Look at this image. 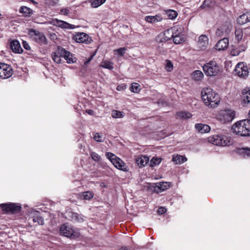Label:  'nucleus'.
<instances>
[{"instance_id": "nucleus-23", "label": "nucleus", "mask_w": 250, "mask_h": 250, "mask_svg": "<svg viewBox=\"0 0 250 250\" xmlns=\"http://www.w3.org/2000/svg\"><path fill=\"white\" fill-rule=\"evenodd\" d=\"M247 47L246 44H242L238 47L234 48L231 50L230 54L233 56H236L240 54V53L245 51Z\"/></svg>"}, {"instance_id": "nucleus-57", "label": "nucleus", "mask_w": 250, "mask_h": 250, "mask_svg": "<svg viewBox=\"0 0 250 250\" xmlns=\"http://www.w3.org/2000/svg\"><path fill=\"white\" fill-rule=\"evenodd\" d=\"M248 67H249L248 69H249V70H250V63H249V65H248Z\"/></svg>"}, {"instance_id": "nucleus-34", "label": "nucleus", "mask_w": 250, "mask_h": 250, "mask_svg": "<svg viewBox=\"0 0 250 250\" xmlns=\"http://www.w3.org/2000/svg\"><path fill=\"white\" fill-rule=\"evenodd\" d=\"M93 192L89 191L83 192L81 193V195L82 199L87 200H89L91 199L93 197Z\"/></svg>"}, {"instance_id": "nucleus-28", "label": "nucleus", "mask_w": 250, "mask_h": 250, "mask_svg": "<svg viewBox=\"0 0 250 250\" xmlns=\"http://www.w3.org/2000/svg\"><path fill=\"white\" fill-rule=\"evenodd\" d=\"M162 17L159 15H156L155 16H147L145 17V20L150 23H153L162 21Z\"/></svg>"}, {"instance_id": "nucleus-30", "label": "nucleus", "mask_w": 250, "mask_h": 250, "mask_svg": "<svg viewBox=\"0 0 250 250\" xmlns=\"http://www.w3.org/2000/svg\"><path fill=\"white\" fill-rule=\"evenodd\" d=\"M56 23L57 24L58 26L62 28H71L73 29L74 28V25L70 24L68 23H67L65 21L59 20H56Z\"/></svg>"}, {"instance_id": "nucleus-55", "label": "nucleus", "mask_w": 250, "mask_h": 250, "mask_svg": "<svg viewBox=\"0 0 250 250\" xmlns=\"http://www.w3.org/2000/svg\"><path fill=\"white\" fill-rule=\"evenodd\" d=\"M175 28H176V27H174L173 29H172L171 31H173V30H175ZM170 30V33H169V34H167V36L171 37V36H170V33H172V32H171V30Z\"/></svg>"}, {"instance_id": "nucleus-43", "label": "nucleus", "mask_w": 250, "mask_h": 250, "mask_svg": "<svg viewBox=\"0 0 250 250\" xmlns=\"http://www.w3.org/2000/svg\"><path fill=\"white\" fill-rule=\"evenodd\" d=\"M91 158L95 162H98L101 159V156L95 152H92L90 154Z\"/></svg>"}, {"instance_id": "nucleus-1", "label": "nucleus", "mask_w": 250, "mask_h": 250, "mask_svg": "<svg viewBox=\"0 0 250 250\" xmlns=\"http://www.w3.org/2000/svg\"><path fill=\"white\" fill-rule=\"evenodd\" d=\"M201 97L205 104L211 107H214L220 102L219 95L210 88H204L201 91Z\"/></svg>"}, {"instance_id": "nucleus-39", "label": "nucleus", "mask_w": 250, "mask_h": 250, "mask_svg": "<svg viewBox=\"0 0 250 250\" xmlns=\"http://www.w3.org/2000/svg\"><path fill=\"white\" fill-rule=\"evenodd\" d=\"M113 63L108 61H103L101 64V66L104 68L111 70L113 68Z\"/></svg>"}, {"instance_id": "nucleus-50", "label": "nucleus", "mask_w": 250, "mask_h": 250, "mask_svg": "<svg viewBox=\"0 0 250 250\" xmlns=\"http://www.w3.org/2000/svg\"><path fill=\"white\" fill-rule=\"evenodd\" d=\"M22 45H23V47L26 50H29L30 49V47L29 44L26 41H23L22 42Z\"/></svg>"}, {"instance_id": "nucleus-8", "label": "nucleus", "mask_w": 250, "mask_h": 250, "mask_svg": "<svg viewBox=\"0 0 250 250\" xmlns=\"http://www.w3.org/2000/svg\"><path fill=\"white\" fill-rule=\"evenodd\" d=\"M106 156L116 168L124 171L128 170V167L125 163L116 155L112 153L107 152Z\"/></svg>"}, {"instance_id": "nucleus-53", "label": "nucleus", "mask_w": 250, "mask_h": 250, "mask_svg": "<svg viewBox=\"0 0 250 250\" xmlns=\"http://www.w3.org/2000/svg\"><path fill=\"white\" fill-rule=\"evenodd\" d=\"M86 112L89 115H93L94 111L92 110H87Z\"/></svg>"}, {"instance_id": "nucleus-5", "label": "nucleus", "mask_w": 250, "mask_h": 250, "mask_svg": "<svg viewBox=\"0 0 250 250\" xmlns=\"http://www.w3.org/2000/svg\"><path fill=\"white\" fill-rule=\"evenodd\" d=\"M208 141L210 143L219 146H227L231 144V140L226 136L214 135L209 137Z\"/></svg>"}, {"instance_id": "nucleus-9", "label": "nucleus", "mask_w": 250, "mask_h": 250, "mask_svg": "<svg viewBox=\"0 0 250 250\" xmlns=\"http://www.w3.org/2000/svg\"><path fill=\"white\" fill-rule=\"evenodd\" d=\"M0 207L3 211L13 214L19 212L21 209V207L20 205L12 203L0 204Z\"/></svg>"}, {"instance_id": "nucleus-20", "label": "nucleus", "mask_w": 250, "mask_h": 250, "mask_svg": "<svg viewBox=\"0 0 250 250\" xmlns=\"http://www.w3.org/2000/svg\"><path fill=\"white\" fill-rule=\"evenodd\" d=\"M10 48L15 53H21L22 52V49L21 47L20 42L17 40H13L11 42Z\"/></svg>"}, {"instance_id": "nucleus-45", "label": "nucleus", "mask_w": 250, "mask_h": 250, "mask_svg": "<svg viewBox=\"0 0 250 250\" xmlns=\"http://www.w3.org/2000/svg\"><path fill=\"white\" fill-rule=\"evenodd\" d=\"M161 159L160 158L153 157L150 161V166L153 167L156 165H158L161 162Z\"/></svg>"}, {"instance_id": "nucleus-51", "label": "nucleus", "mask_w": 250, "mask_h": 250, "mask_svg": "<svg viewBox=\"0 0 250 250\" xmlns=\"http://www.w3.org/2000/svg\"><path fill=\"white\" fill-rule=\"evenodd\" d=\"M166 211V209L164 208H159L158 209V212L160 214H163Z\"/></svg>"}, {"instance_id": "nucleus-38", "label": "nucleus", "mask_w": 250, "mask_h": 250, "mask_svg": "<svg viewBox=\"0 0 250 250\" xmlns=\"http://www.w3.org/2000/svg\"><path fill=\"white\" fill-rule=\"evenodd\" d=\"M234 34L235 39L238 41V42H239L241 40L243 36L242 29L240 28L236 29L235 30Z\"/></svg>"}, {"instance_id": "nucleus-13", "label": "nucleus", "mask_w": 250, "mask_h": 250, "mask_svg": "<svg viewBox=\"0 0 250 250\" xmlns=\"http://www.w3.org/2000/svg\"><path fill=\"white\" fill-rule=\"evenodd\" d=\"M65 53V50L61 47H58L57 49L52 54V57L55 62L57 63L61 62V58L63 57V54Z\"/></svg>"}, {"instance_id": "nucleus-41", "label": "nucleus", "mask_w": 250, "mask_h": 250, "mask_svg": "<svg viewBox=\"0 0 250 250\" xmlns=\"http://www.w3.org/2000/svg\"><path fill=\"white\" fill-rule=\"evenodd\" d=\"M105 0H93L91 2V5L93 7H97L105 2Z\"/></svg>"}, {"instance_id": "nucleus-3", "label": "nucleus", "mask_w": 250, "mask_h": 250, "mask_svg": "<svg viewBox=\"0 0 250 250\" xmlns=\"http://www.w3.org/2000/svg\"><path fill=\"white\" fill-rule=\"evenodd\" d=\"M203 68L204 72L208 76H217L220 71L219 65L214 61H210L205 64Z\"/></svg>"}, {"instance_id": "nucleus-16", "label": "nucleus", "mask_w": 250, "mask_h": 250, "mask_svg": "<svg viewBox=\"0 0 250 250\" xmlns=\"http://www.w3.org/2000/svg\"><path fill=\"white\" fill-rule=\"evenodd\" d=\"M170 30H167L163 32L160 33L156 37V41L158 43H163L167 42L171 39L170 37L167 36V34H169Z\"/></svg>"}, {"instance_id": "nucleus-40", "label": "nucleus", "mask_w": 250, "mask_h": 250, "mask_svg": "<svg viewBox=\"0 0 250 250\" xmlns=\"http://www.w3.org/2000/svg\"><path fill=\"white\" fill-rule=\"evenodd\" d=\"M130 90L133 92L138 93L140 90V85L136 83H132Z\"/></svg>"}, {"instance_id": "nucleus-21", "label": "nucleus", "mask_w": 250, "mask_h": 250, "mask_svg": "<svg viewBox=\"0 0 250 250\" xmlns=\"http://www.w3.org/2000/svg\"><path fill=\"white\" fill-rule=\"evenodd\" d=\"M241 98L244 105L250 104V89H243L242 91Z\"/></svg>"}, {"instance_id": "nucleus-17", "label": "nucleus", "mask_w": 250, "mask_h": 250, "mask_svg": "<svg viewBox=\"0 0 250 250\" xmlns=\"http://www.w3.org/2000/svg\"><path fill=\"white\" fill-rule=\"evenodd\" d=\"M208 44V37L205 35H202L198 38L197 45L199 48L204 49Z\"/></svg>"}, {"instance_id": "nucleus-32", "label": "nucleus", "mask_w": 250, "mask_h": 250, "mask_svg": "<svg viewBox=\"0 0 250 250\" xmlns=\"http://www.w3.org/2000/svg\"><path fill=\"white\" fill-rule=\"evenodd\" d=\"M187 160L186 157L180 155H173L172 158V161L175 163V164H182L187 161Z\"/></svg>"}, {"instance_id": "nucleus-56", "label": "nucleus", "mask_w": 250, "mask_h": 250, "mask_svg": "<svg viewBox=\"0 0 250 250\" xmlns=\"http://www.w3.org/2000/svg\"><path fill=\"white\" fill-rule=\"evenodd\" d=\"M119 250H129L128 249H126V248H122Z\"/></svg>"}, {"instance_id": "nucleus-15", "label": "nucleus", "mask_w": 250, "mask_h": 250, "mask_svg": "<svg viewBox=\"0 0 250 250\" xmlns=\"http://www.w3.org/2000/svg\"><path fill=\"white\" fill-rule=\"evenodd\" d=\"M232 26L230 22H226L225 25L217 28L216 31V35L218 37L222 36L224 33H228L230 31Z\"/></svg>"}, {"instance_id": "nucleus-2", "label": "nucleus", "mask_w": 250, "mask_h": 250, "mask_svg": "<svg viewBox=\"0 0 250 250\" xmlns=\"http://www.w3.org/2000/svg\"><path fill=\"white\" fill-rule=\"evenodd\" d=\"M231 130L233 133L242 136H250V119L240 121L234 124Z\"/></svg>"}, {"instance_id": "nucleus-48", "label": "nucleus", "mask_w": 250, "mask_h": 250, "mask_svg": "<svg viewBox=\"0 0 250 250\" xmlns=\"http://www.w3.org/2000/svg\"><path fill=\"white\" fill-rule=\"evenodd\" d=\"M60 12L64 15H68L69 12V9L68 8H62Z\"/></svg>"}, {"instance_id": "nucleus-31", "label": "nucleus", "mask_w": 250, "mask_h": 250, "mask_svg": "<svg viewBox=\"0 0 250 250\" xmlns=\"http://www.w3.org/2000/svg\"><path fill=\"white\" fill-rule=\"evenodd\" d=\"M63 58L66 60L68 63H74L76 61V58L73 57L72 55L70 52L65 50V53H64Z\"/></svg>"}, {"instance_id": "nucleus-36", "label": "nucleus", "mask_w": 250, "mask_h": 250, "mask_svg": "<svg viewBox=\"0 0 250 250\" xmlns=\"http://www.w3.org/2000/svg\"><path fill=\"white\" fill-rule=\"evenodd\" d=\"M165 12L168 18L171 20L175 19L178 15L177 12L173 10H167Z\"/></svg>"}, {"instance_id": "nucleus-7", "label": "nucleus", "mask_w": 250, "mask_h": 250, "mask_svg": "<svg viewBox=\"0 0 250 250\" xmlns=\"http://www.w3.org/2000/svg\"><path fill=\"white\" fill-rule=\"evenodd\" d=\"M60 231L62 235L71 239H76L80 235L78 230L73 229L72 227L66 224L62 225L60 227Z\"/></svg>"}, {"instance_id": "nucleus-14", "label": "nucleus", "mask_w": 250, "mask_h": 250, "mask_svg": "<svg viewBox=\"0 0 250 250\" xmlns=\"http://www.w3.org/2000/svg\"><path fill=\"white\" fill-rule=\"evenodd\" d=\"M39 212L33 211L31 213V216L28 218V221H32L35 225H43L44 220L43 218L39 215Z\"/></svg>"}, {"instance_id": "nucleus-29", "label": "nucleus", "mask_w": 250, "mask_h": 250, "mask_svg": "<svg viewBox=\"0 0 250 250\" xmlns=\"http://www.w3.org/2000/svg\"><path fill=\"white\" fill-rule=\"evenodd\" d=\"M170 37L171 39H173V42L175 44H180L185 41L184 38L182 35L179 34L174 35L173 31H172V35Z\"/></svg>"}, {"instance_id": "nucleus-10", "label": "nucleus", "mask_w": 250, "mask_h": 250, "mask_svg": "<svg viewBox=\"0 0 250 250\" xmlns=\"http://www.w3.org/2000/svg\"><path fill=\"white\" fill-rule=\"evenodd\" d=\"M13 74V69L6 63L0 62V78L5 79L10 78Z\"/></svg>"}, {"instance_id": "nucleus-49", "label": "nucleus", "mask_w": 250, "mask_h": 250, "mask_svg": "<svg viewBox=\"0 0 250 250\" xmlns=\"http://www.w3.org/2000/svg\"><path fill=\"white\" fill-rule=\"evenodd\" d=\"M215 4V2H211L210 5L208 4V0H205L203 3V4L202 5V7H205L206 6L211 7L212 6H213Z\"/></svg>"}, {"instance_id": "nucleus-27", "label": "nucleus", "mask_w": 250, "mask_h": 250, "mask_svg": "<svg viewBox=\"0 0 250 250\" xmlns=\"http://www.w3.org/2000/svg\"><path fill=\"white\" fill-rule=\"evenodd\" d=\"M176 116L177 119L186 120L191 118L192 115L188 112L180 111L177 113Z\"/></svg>"}, {"instance_id": "nucleus-42", "label": "nucleus", "mask_w": 250, "mask_h": 250, "mask_svg": "<svg viewBox=\"0 0 250 250\" xmlns=\"http://www.w3.org/2000/svg\"><path fill=\"white\" fill-rule=\"evenodd\" d=\"M124 116L123 113L117 110H113L112 112V117L114 118H122Z\"/></svg>"}, {"instance_id": "nucleus-22", "label": "nucleus", "mask_w": 250, "mask_h": 250, "mask_svg": "<svg viewBox=\"0 0 250 250\" xmlns=\"http://www.w3.org/2000/svg\"><path fill=\"white\" fill-rule=\"evenodd\" d=\"M136 163L139 167H144L149 162V158L146 156H138L135 159Z\"/></svg>"}, {"instance_id": "nucleus-52", "label": "nucleus", "mask_w": 250, "mask_h": 250, "mask_svg": "<svg viewBox=\"0 0 250 250\" xmlns=\"http://www.w3.org/2000/svg\"><path fill=\"white\" fill-rule=\"evenodd\" d=\"M125 89V86L123 85H119L117 87V90L118 91L123 90Z\"/></svg>"}, {"instance_id": "nucleus-44", "label": "nucleus", "mask_w": 250, "mask_h": 250, "mask_svg": "<svg viewBox=\"0 0 250 250\" xmlns=\"http://www.w3.org/2000/svg\"><path fill=\"white\" fill-rule=\"evenodd\" d=\"M166 69L167 71L170 72L173 69V64L170 61L167 60L166 64Z\"/></svg>"}, {"instance_id": "nucleus-26", "label": "nucleus", "mask_w": 250, "mask_h": 250, "mask_svg": "<svg viewBox=\"0 0 250 250\" xmlns=\"http://www.w3.org/2000/svg\"><path fill=\"white\" fill-rule=\"evenodd\" d=\"M238 24L242 25L250 22V13L247 12L240 16L237 19Z\"/></svg>"}, {"instance_id": "nucleus-18", "label": "nucleus", "mask_w": 250, "mask_h": 250, "mask_svg": "<svg viewBox=\"0 0 250 250\" xmlns=\"http://www.w3.org/2000/svg\"><path fill=\"white\" fill-rule=\"evenodd\" d=\"M170 186V183L160 182L156 184L154 187V191L157 193L161 192L165 190L168 189Z\"/></svg>"}, {"instance_id": "nucleus-25", "label": "nucleus", "mask_w": 250, "mask_h": 250, "mask_svg": "<svg viewBox=\"0 0 250 250\" xmlns=\"http://www.w3.org/2000/svg\"><path fill=\"white\" fill-rule=\"evenodd\" d=\"M196 129L201 133H208L210 131V127L209 125L203 124H197L195 125Z\"/></svg>"}, {"instance_id": "nucleus-4", "label": "nucleus", "mask_w": 250, "mask_h": 250, "mask_svg": "<svg viewBox=\"0 0 250 250\" xmlns=\"http://www.w3.org/2000/svg\"><path fill=\"white\" fill-rule=\"evenodd\" d=\"M235 112L231 109L220 111L216 116L217 119L223 124L231 122L234 118Z\"/></svg>"}, {"instance_id": "nucleus-54", "label": "nucleus", "mask_w": 250, "mask_h": 250, "mask_svg": "<svg viewBox=\"0 0 250 250\" xmlns=\"http://www.w3.org/2000/svg\"><path fill=\"white\" fill-rule=\"evenodd\" d=\"M93 56H94V55L91 56V57L88 59V60L86 62H85V64H87V63H89L91 61V60L92 59Z\"/></svg>"}, {"instance_id": "nucleus-24", "label": "nucleus", "mask_w": 250, "mask_h": 250, "mask_svg": "<svg viewBox=\"0 0 250 250\" xmlns=\"http://www.w3.org/2000/svg\"><path fill=\"white\" fill-rule=\"evenodd\" d=\"M67 215L72 221L81 222L83 221V216L77 213L69 211L67 213Z\"/></svg>"}, {"instance_id": "nucleus-11", "label": "nucleus", "mask_w": 250, "mask_h": 250, "mask_svg": "<svg viewBox=\"0 0 250 250\" xmlns=\"http://www.w3.org/2000/svg\"><path fill=\"white\" fill-rule=\"evenodd\" d=\"M235 72L239 77L245 78L249 75V69L247 64L244 62H239L235 67Z\"/></svg>"}, {"instance_id": "nucleus-12", "label": "nucleus", "mask_w": 250, "mask_h": 250, "mask_svg": "<svg viewBox=\"0 0 250 250\" xmlns=\"http://www.w3.org/2000/svg\"><path fill=\"white\" fill-rule=\"evenodd\" d=\"M73 39L76 42L84 43L87 44L90 43L92 39L86 33L83 32H77L73 37Z\"/></svg>"}, {"instance_id": "nucleus-19", "label": "nucleus", "mask_w": 250, "mask_h": 250, "mask_svg": "<svg viewBox=\"0 0 250 250\" xmlns=\"http://www.w3.org/2000/svg\"><path fill=\"white\" fill-rule=\"evenodd\" d=\"M229 44V40L224 38L219 40L215 45L216 50L220 51L225 49L227 48Z\"/></svg>"}, {"instance_id": "nucleus-37", "label": "nucleus", "mask_w": 250, "mask_h": 250, "mask_svg": "<svg viewBox=\"0 0 250 250\" xmlns=\"http://www.w3.org/2000/svg\"><path fill=\"white\" fill-rule=\"evenodd\" d=\"M238 153L242 155L244 157H250V148H241L238 150Z\"/></svg>"}, {"instance_id": "nucleus-35", "label": "nucleus", "mask_w": 250, "mask_h": 250, "mask_svg": "<svg viewBox=\"0 0 250 250\" xmlns=\"http://www.w3.org/2000/svg\"><path fill=\"white\" fill-rule=\"evenodd\" d=\"M204 76V74L200 70H196L192 74V78L196 81H200Z\"/></svg>"}, {"instance_id": "nucleus-6", "label": "nucleus", "mask_w": 250, "mask_h": 250, "mask_svg": "<svg viewBox=\"0 0 250 250\" xmlns=\"http://www.w3.org/2000/svg\"><path fill=\"white\" fill-rule=\"evenodd\" d=\"M28 35L32 39L41 45H45L47 44V39L44 34L34 29L28 30Z\"/></svg>"}, {"instance_id": "nucleus-47", "label": "nucleus", "mask_w": 250, "mask_h": 250, "mask_svg": "<svg viewBox=\"0 0 250 250\" xmlns=\"http://www.w3.org/2000/svg\"><path fill=\"white\" fill-rule=\"evenodd\" d=\"M102 135H101L100 134L97 133L95 134L94 136V139L98 142H102Z\"/></svg>"}, {"instance_id": "nucleus-46", "label": "nucleus", "mask_w": 250, "mask_h": 250, "mask_svg": "<svg viewBox=\"0 0 250 250\" xmlns=\"http://www.w3.org/2000/svg\"><path fill=\"white\" fill-rule=\"evenodd\" d=\"M126 50V48L121 47L115 50V51L117 52L119 55H121V56H123L125 54Z\"/></svg>"}, {"instance_id": "nucleus-33", "label": "nucleus", "mask_w": 250, "mask_h": 250, "mask_svg": "<svg viewBox=\"0 0 250 250\" xmlns=\"http://www.w3.org/2000/svg\"><path fill=\"white\" fill-rule=\"evenodd\" d=\"M21 13L24 14V16H29L32 13L31 9L24 6H21L19 10Z\"/></svg>"}]
</instances>
